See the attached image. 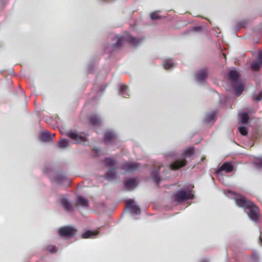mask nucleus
I'll list each match as a JSON object with an SVG mask.
<instances>
[{"instance_id":"nucleus-10","label":"nucleus","mask_w":262,"mask_h":262,"mask_svg":"<svg viewBox=\"0 0 262 262\" xmlns=\"http://www.w3.org/2000/svg\"><path fill=\"white\" fill-rule=\"evenodd\" d=\"M187 164V161L185 159L177 160L170 165L171 169L176 170L185 166Z\"/></svg>"},{"instance_id":"nucleus-8","label":"nucleus","mask_w":262,"mask_h":262,"mask_svg":"<svg viewBox=\"0 0 262 262\" xmlns=\"http://www.w3.org/2000/svg\"><path fill=\"white\" fill-rule=\"evenodd\" d=\"M235 201L236 205L240 207L244 208V209H246V208L249 206L250 204L252 202L248 200L243 196H239L236 199H235Z\"/></svg>"},{"instance_id":"nucleus-16","label":"nucleus","mask_w":262,"mask_h":262,"mask_svg":"<svg viewBox=\"0 0 262 262\" xmlns=\"http://www.w3.org/2000/svg\"><path fill=\"white\" fill-rule=\"evenodd\" d=\"M55 134H51L48 131L42 132L40 135V139L43 142H50L54 137Z\"/></svg>"},{"instance_id":"nucleus-36","label":"nucleus","mask_w":262,"mask_h":262,"mask_svg":"<svg viewBox=\"0 0 262 262\" xmlns=\"http://www.w3.org/2000/svg\"><path fill=\"white\" fill-rule=\"evenodd\" d=\"M261 242H262V239H261Z\"/></svg>"},{"instance_id":"nucleus-28","label":"nucleus","mask_w":262,"mask_h":262,"mask_svg":"<svg viewBox=\"0 0 262 262\" xmlns=\"http://www.w3.org/2000/svg\"><path fill=\"white\" fill-rule=\"evenodd\" d=\"M163 66L165 69H169L173 67V62L171 60H167L164 62Z\"/></svg>"},{"instance_id":"nucleus-11","label":"nucleus","mask_w":262,"mask_h":262,"mask_svg":"<svg viewBox=\"0 0 262 262\" xmlns=\"http://www.w3.org/2000/svg\"><path fill=\"white\" fill-rule=\"evenodd\" d=\"M138 184L137 179H130L124 183V186L126 190H132L135 188Z\"/></svg>"},{"instance_id":"nucleus-27","label":"nucleus","mask_w":262,"mask_h":262,"mask_svg":"<svg viewBox=\"0 0 262 262\" xmlns=\"http://www.w3.org/2000/svg\"><path fill=\"white\" fill-rule=\"evenodd\" d=\"M69 145V141L66 139H61L58 143V146L60 148H66Z\"/></svg>"},{"instance_id":"nucleus-14","label":"nucleus","mask_w":262,"mask_h":262,"mask_svg":"<svg viewBox=\"0 0 262 262\" xmlns=\"http://www.w3.org/2000/svg\"><path fill=\"white\" fill-rule=\"evenodd\" d=\"M116 139V135L111 131L105 132L104 137V142L106 144H108Z\"/></svg>"},{"instance_id":"nucleus-7","label":"nucleus","mask_w":262,"mask_h":262,"mask_svg":"<svg viewBox=\"0 0 262 262\" xmlns=\"http://www.w3.org/2000/svg\"><path fill=\"white\" fill-rule=\"evenodd\" d=\"M126 207L129 209L134 215L140 213L141 210L140 208L135 205V202L132 200H128L125 202Z\"/></svg>"},{"instance_id":"nucleus-24","label":"nucleus","mask_w":262,"mask_h":262,"mask_svg":"<svg viewBox=\"0 0 262 262\" xmlns=\"http://www.w3.org/2000/svg\"><path fill=\"white\" fill-rule=\"evenodd\" d=\"M235 94L236 96H240L244 89V84L243 83H239L235 88Z\"/></svg>"},{"instance_id":"nucleus-3","label":"nucleus","mask_w":262,"mask_h":262,"mask_svg":"<svg viewBox=\"0 0 262 262\" xmlns=\"http://www.w3.org/2000/svg\"><path fill=\"white\" fill-rule=\"evenodd\" d=\"M193 198V195L191 193V190L187 191L180 190L173 195L174 200L179 203L188 199H192Z\"/></svg>"},{"instance_id":"nucleus-34","label":"nucleus","mask_w":262,"mask_h":262,"mask_svg":"<svg viewBox=\"0 0 262 262\" xmlns=\"http://www.w3.org/2000/svg\"><path fill=\"white\" fill-rule=\"evenodd\" d=\"M214 117H215V114L212 113V114L208 115L207 116V120L208 121H211V120H212L214 119Z\"/></svg>"},{"instance_id":"nucleus-21","label":"nucleus","mask_w":262,"mask_h":262,"mask_svg":"<svg viewBox=\"0 0 262 262\" xmlns=\"http://www.w3.org/2000/svg\"><path fill=\"white\" fill-rule=\"evenodd\" d=\"M116 168H114L109 170L104 175V178L108 180H114L116 176V172L115 171Z\"/></svg>"},{"instance_id":"nucleus-6","label":"nucleus","mask_w":262,"mask_h":262,"mask_svg":"<svg viewBox=\"0 0 262 262\" xmlns=\"http://www.w3.org/2000/svg\"><path fill=\"white\" fill-rule=\"evenodd\" d=\"M140 167V165L136 162H125L122 166L121 169L127 172H133Z\"/></svg>"},{"instance_id":"nucleus-15","label":"nucleus","mask_w":262,"mask_h":262,"mask_svg":"<svg viewBox=\"0 0 262 262\" xmlns=\"http://www.w3.org/2000/svg\"><path fill=\"white\" fill-rule=\"evenodd\" d=\"M75 205L76 206H81L84 208H88L89 207V201L84 197L81 195H78L77 197Z\"/></svg>"},{"instance_id":"nucleus-1","label":"nucleus","mask_w":262,"mask_h":262,"mask_svg":"<svg viewBox=\"0 0 262 262\" xmlns=\"http://www.w3.org/2000/svg\"><path fill=\"white\" fill-rule=\"evenodd\" d=\"M116 38L117 41L112 45L113 49L121 47L125 42H127L133 46H137L141 41L140 39L135 38L127 33H124L121 36H117Z\"/></svg>"},{"instance_id":"nucleus-22","label":"nucleus","mask_w":262,"mask_h":262,"mask_svg":"<svg viewBox=\"0 0 262 262\" xmlns=\"http://www.w3.org/2000/svg\"><path fill=\"white\" fill-rule=\"evenodd\" d=\"M98 233V232L96 231L88 230L82 234V237L83 238H91L93 236H95Z\"/></svg>"},{"instance_id":"nucleus-17","label":"nucleus","mask_w":262,"mask_h":262,"mask_svg":"<svg viewBox=\"0 0 262 262\" xmlns=\"http://www.w3.org/2000/svg\"><path fill=\"white\" fill-rule=\"evenodd\" d=\"M158 169H154L151 172V176L154 181V182L158 185L160 181H161V179H160V168L161 166L159 165Z\"/></svg>"},{"instance_id":"nucleus-25","label":"nucleus","mask_w":262,"mask_h":262,"mask_svg":"<svg viewBox=\"0 0 262 262\" xmlns=\"http://www.w3.org/2000/svg\"><path fill=\"white\" fill-rule=\"evenodd\" d=\"M105 166H114L116 164V161L113 158H106L104 161Z\"/></svg>"},{"instance_id":"nucleus-12","label":"nucleus","mask_w":262,"mask_h":262,"mask_svg":"<svg viewBox=\"0 0 262 262\" xmlns=\"http://www.w3.org/2000/svg\"><path fill=\"white\" fill-rule=\"evenodd\" d=\"M262 66V51L259 52L256 60L252 63L251 68L254 71H258Z\"/></svg>"},{"instance_id":"nucleus-18","label":"nucleus","mask_w":262,"mask_h":262,"mask_svg":"<svg viewBox=\"0 0 262 262\" xmlns=\"http://www.w3.org/2000/svg\"><path fill=\"white\" fill-rule=\"evenodd\" d=\"M207 75L208 72L207 69H203L198 71V72L196 74V79L199 81H202L205 79Z\"/></svg>"},{"instance_id":"nucleus-2","label":"nucleus","mask_w":262,"mask_h":262,"mask_svg":"<svg viewBox=\"0 0 262 262\" xmlns=\"http://www.w3.org/2000/svg\"><path fill=\"white\" fill-rule=\"evenodd\" d=\"M66 135L73 140L76 143H85L88 139L84 133H78L75 130H69L66 133Z\"/></svg>"},{"instance_id":"nucleus-13","label":"nucleus","mask_w":262,"mask_h":262,"mask_svg":"<svg viewBox=\"0 0 262 262\" xmlns=\"http://www.w3.org/2000/svg\"><path fill=\"white\" fill-rule=\"evenodd\" d=\"M239 76V73L236 70H232L229 72L228 78L233 84H235L237 83Z\"/></svg>"},{"instance_id":"nucleus-33","label":"nucleus","mask_w":262,"mask_h":262,"mask_svg":"<svg viewBox=\"0 0 262 262\" xmlns=\"http://www.w3.org/2000/svg\"><path fill=\"white\" fill-rule=\"evenodd\" d=\"M160 17L157 12H153L150 14V18L152 20H155L159 18Z\"/></svg>"},{"instance_id":"nucleus-23","label":"nucleus","mask_w":262,"mask_h":262,"mask_svg":"<svg viewBox=\"0 0 262 262\" xmlns=\"http://www.w3.org/2000/svg\"><path fill=\"white\" fill-rule=\"evenodd\" d=\"M127 86L126 85H122L120 89V94L124 98H128L129 96V94L127 92Z\"/></svg>"},{"instance_id":"nucleus-4","label":"nucleus","mask_w":262,"mask_h":262,"mask_svg":"<svg viewBox=\"0 0 262 262\" xmlns=\"http://www.w3.org/2000/svg\"><path fill=\"white\" fill-rule=\"evenodd\" d=\"M248 216L254 221H256L259 218V209L252 202L245 210Z\"/></svg>"},{"instance_id":"nucleus-26","label":"nucleus","mask_w":262,"mask_h":262,"mask_svg":"<svg viewBox=\"0 0 262 262\" xmlns=\"http://www.w3.org/2000/svg\"><path fill=\"white\" fill-rule=\"evenodd\" d=\"M194 149L193 147H189L185 150L183 155L186 158L190 157L194 153Z\"/></svg>"},{"instance_id":"nucleus-29","label":"nucleus","mask_w":262,"mask_h":262,"mask_svg":"<svg viewBox=\"0 0 262 262\" xmlns=\"http://www.w3.org/2000/svg\"><path fill=\"white\" fill-rule=\"evenodd\" d=\"M241 122L243 124L247 123L249 119L248 115L247 113H244L241 116Z\"/></svg>"},{"instance_id":"nucleus-35","label":"nucleus","mask_w":262,"mask_h":262,"mask_svg":"<svg viewBox=\"0 0 262 262\" xmlns=\"http://www.w3.org/2000/svg\"><path fill=\"white\" fill-rule=\"evenodd\" d=\"M257 165L259 167L262 168V159L260 160L257 163Z\"/></svg>"},{"instance_id":"nucleus-5","label":"nucleus","mask_w":262,"mask_h":262,"mask_svg":"<svg viewBox=\"0 0 262 262\" xmlns=\"http://www.w3.org/2000/svg\"><path fill=\"white\" fill-rule=\"evenodd\" d=\"M76 232V230L70 226H64L58 229V233L60 236L64 237H71L73 236Z\"/></svg>"},{"instance_id":"nucleus-32","label":"nucleus","mask_w":262,"mask_h":262,"mask_svg":"<svg viewBox=\"0 0 262 262\" xmlns=\"http://www.w3.org/2000/svg\"><path fill=\"white\" fill-rule=\"evenodd\" d=\"M253 99L257 101H260L262 99V91L258 94H253Z\"/></svg>"},{"instance_id":"nucleus-31","label":"nucleus","mask_w":262,"mask_h":262,"mask_svg":"<svg viewBox=\"0 0 262 262\" xmlns=\"http://www.w3.org/2000/svg\"><path fill=\"white\" fill-rule=\"evenodd\" d=\"M239 133L243 136H246L248 134L247 128L244 126H241L238 128Z\"/></svg>"},{"instance_id":"nucleus-20","label":"nucleus","mask_w":262,"mask_h":262,"mask_svg":"<svg viewBox=\"0 0 262 262\" xmlns=\"http://www.w3.org/2000/svg\"><path fill=\"white\" fill-rule=\"evenodd\" d=\"M61 203L64 208V209L68 211H73V207L72 204L70 203L69 201L66 198H62L61 199Z\"/></svg>"},{"instance_id":"nucleus-9","label":"nucleus","mask_w":262,"mask_h":262,"mask_svg":"<svg viewBox=\"0 0 262 262\" xmlns=\"http://www.w3.org/2000/svg\"><path fill=\"white\" fill-rule=\"evenodd\" d=\"M234 167L231 163L225 162L224 163L219 169L217 170V173H219L221 172L224 171L226 173H230L233 170Z\"/></svg>"},{"instance_id":"nucleus-30","label":"nucleus","mask_w":262,"mask_h":262,"mask_svg":"<svg viewBox=\"0 0 262 262\" xmlns=\"http://www.w3.org/2000/svg\"><path fill=\"white\" fill-rule=\"evenodd\" d=\"M47 250L51 253H56L57 251L56 247L55 246L53 245H49L46 248Z\"/></svg>"},{"instance_id":"nucleus-19","label":"nucleus","mask_w":262,"mask_h":262,"mask_svg":"<svg viewBox=\"0 0 262 262\" xmlns=\"http://www.w3.org/2000/svg\"><path fill=\"white\" fill-rule=\"evenodd\" d=\"M90 123L95 126H99L101 124V120L96 115H92L89 117Z\"/></svg>"}]
</instances>
